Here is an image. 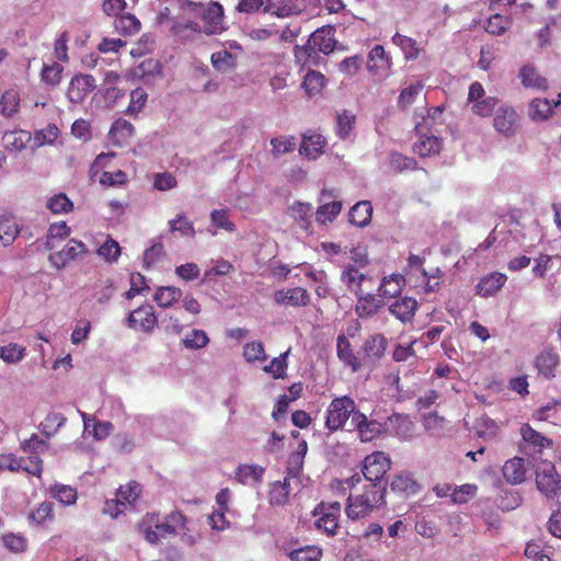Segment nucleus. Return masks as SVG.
<instances>
[{
    "instance_id": "nucleus-61",
    "label": "nucleus",
    "mask_w": 561,
    "mask_h": 561,
    "mask_svg": "<svg viewBox=\"0 0 561 561\" xmlns=\"http://www.w3.org/2000/svg\"><path fill=\"white\" fill-rule=\"evenodd\" d=\"M25 355V347L18 343H9L0 347V357L9 364L20 362Z\"/></svg>"
},
{
    "instance_id": "nucleus-38",
    "label": "nucleus",
    "mask_w": 561,
    "mask_h": 561,
    "mask_svg": "<svg viewBox=\"0 0 561 561\" xmlns=\"http://www.w3.org/2000/svg\"><path fill=\"white\" fill-rule=\"evenodd\" d=\"M185 522L186 518L181 512L173 511L165 517L164 523L159 524L157 522L154 528L160 531L162 537H165L174 535L178 528L184 527Z\"/></svg>"
},
{
    "instance_id": "nucleus-25",
    "label": "nucleus",
    "mask_w": 561,
    "mask_h": 561,
    "mask_svg": "<svg viewBox=\"0 0 561 561\" xmlns=\"http://www.w3.org/2000/svg\"><path fill=\"white\" fill-rule=\"evenodd\" d=\"M196 13L199 14L209 26L207 33L216 32L219 28L224 18L222 5L213 1L206 2L204 4V9H199Z\"/></svg>"
},
{
    "instance_id": "nucleus-26",
    "label": "nucleus",
    "mask_w": 561,
    "mask_h": 561,
    "mask_svg": "<svg viewBox=\"0 0 561 561\" xmlns=\"http://www.w3.org/2000/svg\"><path fill=\"white\" fill-rule=\"evenodd\" d=\"M405 286V277L401 274L385 276L379 286L378 294L381 298H397Z\"/></svg>"
},
{
    "instance_id": "nucleus-51",
    "label": "nucleus",
    "mask_w": 561,
    "mask_h": 561,
    "mask_svg": "<svg viewBox=\"0 0 561 561\" xmlns=\"http://www.w3.org/2000/svg\"><path fill=\"white\" fill-rule=\"evenodd\" d=\"M171 32L181 39H188L194 34L201 33V26L194 21H175L171 26Z\"/></svg>"
},
{
    "instance_id": "nucleus-40",
    "label": "nucleus",
    "mask_w": 561,
    "mask_h": 561,
    "mask_svg": "<svg viewBox=\"0 0 561 561\" xmlns=\"http://www.w3.org/2000/svg\"><path fill=\"white\" fill-rule=\"evenodd\" d=\"M141 28L140 21L130 13L121 14L115 20V30L124 36H133Z\"/></svg>"
},
{
    "instance_id": "nucleus-12",
    "label": "nucleus",
    "mask_w": 561,
    "mask_h": 561,
    "mask_svg": "<svg viewBox=\"0 0 561 561\" xmlns=\"http://www.w3.org/2000/svg\"><path fill=\"white\" fill-rule=\"evenodd\" d=\"M96 87L91 75H76L69 82L67 96L72 103H81Z\"/></svg>"
},
{
    "instance_id": "nucleus-24",
    "label": "nucleus",
    "mask_w": 561,
    "mask_h": 561,
    "mask_svg": "<svg viewBox=\"0 0 561 561\" xmlns=\"http://www.w3.org/2000/svg\"><path fill=\"white\" fill-rule=\"evenodd\" d=\"M507 277L500 272H493L480 279L477 285V295L481 297L494 296L506 283Z\"/></svg>"
},
{
    "instance_id": "nucleus-55",
    "label": "nucleus",
    "mask_w": 561,
    "mask_h": 561,
    "mask_svg": "<svg viewBox=\"0 0 561 561\" xmlns=\"http://www.w3.org/2000/svg\"><path fill=\"white\" fill-rule=\"evenodd\" d=\"M53 496L64 505H72L77 501V490L64 484H56L50 488Z\"/></svg>"
},
{
    "instance_id": "nucleus-30",
    "label": "nucleus",
    "mask_w": 561,
    "mask_h": 561,
    "mask_svg": "<svg viewBox=\"0 0 561 561\" xmlns=\"http://www.w3.org/2000/svg\"><path fill=\"white\" fill-rule=\"evenodd\" d=\"M413 428V423L405 414L393 413L387 417L385 430L390 431L397 436L407 437Z\"/></svg>"
},
{
    "instance_id": "nucleus-32",
    "label": "nucleus",
    "mask_w": 561,
    "mask_h": 561,
    "mask_svg": "<svg viewBox=\"0 0 561 561\" xmlns=\"http://www.w3.org/2000/svg\"><path fill=\"white\" fill-rule=\"evenodd\" d=\"M440 150L442 140L433 135L421 136L420 139L413 145V151L421 158L438 154Z\"/></svg>"
},
{
    "instance_id": "nucleus-45",
    "label": "nucleus",
    "mask_w": 561,
    "mask_h": 561,
    "mask_svg": "<svg viewBox=\"0 0 561 561\" xmlns=\"http://www.w3.org/2000/svg\"><path fill=\"white\" fill-rule=\"evenodd\" d=\"M264 468L259 465H240L236 472L237 480L247 484L250 481L257 482L262 479Z\"/></svg>"
},
{
    "instance_id": "nucleus-58",
    "label": "nucleus",
    "mask_w": 561,
    "mask_h": 561,
    "mask_svg": "<svg viewBox=\"0 0 561 561\" xmlns=\"http://www.w3.org/2000/svg\"><path fill=\"white\" fill-rule=\"evenodd\" d=\"M289 351L280 354L278 357H275L271 360V363L264 366V371L272 375L274 379L284 378L286 376L287 369V356Z\"/></svg>"
},
{
    "instance_id": "nucleus-5",
    "label": "nucleus",
    "mask_w": 561,
    "mask_h": 561,
    "mask_svg": "<svg viewBox=\"0 0 561 561\" xmlns=\"http://www.w3.org/2000/svg\"><path fill=\"white\" fill-rule=\"evenodd\" d=\"M390 468V457L383 451H374L365 457L362 472L369 483L386 484L383 478Z\"/></svg>"
},
{
    "instance_id": "nucleus-7",
    "label": "nucleus",
    "mask_w": 561,
    "mask_h": 561,
    "mask_svg": "<svg viewBox=\"0 0 561 561\" xmlns=\"http://www.w3.org/2000/svg\"><path fill=\"white\" fill-rule=\"evenodd\" d=\"M519 432L522 435L519 450L526 456L541 455L543 449L550 448L553 444L551 438L536 431L528 423L523 424Z\"/></svg>"
},
{
    "instance_id": "nucleus-9",
    "label": "nucleus",
    "mask_w": 561,
    "mask_h": 561,
    "mask_svg": "<svg viewBox=\"0 0 561 561\" xmlns=\"http://www.w3.org/2000/svg\"><path fill=\"white\" fill-rule=\"evenodd\" d=\"M368 264L366 255L359 256L355 260V263H347L341 274L342 283L347 289L356 295L363 291V282L366 278L365 273L360 271V267H365Z\"/></svg>"
},
{
    "instance_id": "nucleus-23",
    "label": "nucleus",
    "mask_w": 561,
    "mask_h": 561,
    "mask_svg": "<svg viewBox=\"0 0 561 561\" xmlns=\"http://www.w3.org/2000/svg\"><path fill=\"white\" fill-rule=\"evenodd\" d=\"M325 144L322 135L309 131L302 135L299 152L308 159H316L323 152Z\"/></svg>"
},
{
    "instance_id": "nucleus-41",
    "label": "nucleus",
    "mask_w": 561,
    "mask_h": 561,
    "mask_svg": "<svg viewBox=\"0 0 561 561\" xmlns=\"http://www.w3.org/2000/svg\"><path fill=\"white\" fill-rule=\"evenodd\" d=\"M311 211L312 206L309 203L295 202L289 207V216L305 230L310 226Z\"/></svg>"
},
{
    "instance_id": "nucleus-54",
    "label": "nucleus",
    "mask_w": 561,
    "mask_h": 561,
    "mask_svg": "<svg viewBox=\"0 0 561 561\" xmlns=\"http://www.w3.org/2000/svg\"><path fill=\"white\" fill-rule=\"evenodd\" d=\"M53 517H54L53 503L47 502V501H44L41 504H38V506L36 508L32 510L27 515L28 520H31L37 525H42L43 523H45L48 519H51Z\"/></svg>"
},
{
    "instance_id": "nucleus-10",
    "label": "nucleus",
    "mask_w": 561,
    "mask_h": 561,
    "mask_svg": "<svg viewBox=\"0 0 561 561\" xmlns=\"http://www.w3.org/2000/svg\"><path fill=\"white\" fill-rule=\"evenodd\" d=\"M88 252L87 245L79 240L70 239L60 250L49 255V262L57 268L66 267L71 261Z\"/></svg>"
},
{
    "instance_id": "nucleus-44",
    "label": "nucleus",
    "mask_w": 561,
    "mask_h": 561,
    "mask_svg": "<svg viewBox=\"0 0 561 561\" xmlns=\"http://www.w3.org/2000/svg\"><path fill=\"white\" fill-rule=\"evenodd\" d=\"M322 554V549L312 545L294 549L287 556L291 561H320Z\"/></svg>"
},
{
    "instance_id": "nucleus-48",
    "label": "nucleus",
    "mask_w": 561,
    "mask_h": 561,
    "mask_svg": "<svg viewBox=\"0 0 561 561\" xmlns=\"http://www.w3.org/2000/svg\"><path fill=\"white\" fill-rule=\"evenodd\" d=\"M511 25H512L511 18L504 16L500 13H495L488 19L486 25H485V31L489 34L500 36L502 34H504L510 28Z\"/></svg>"
},
{
    "instance_id": "nucleus-29",
    "label": "nucleus",
    "mask_w": 561,
    "mask_h": 561,
    "mask_svg": "<svg viewBox=\"0 0 561 561\" xmlns=\"http://www.w3.org/2000/svg\"><path fill=\"white\" fill-rule=\"evenodd\" d=\"M560 103L561 93L559 94V100L553 105L548 99H535L529 104L528 115L533 121H546L552 115L553 107L558 106Z\"/></svg>"
},
{
    "instance_id": "nucleus-33",
    "label": "nucleus",
    "mask_w": 561,
    "mask_h": 561,
    "mask_svg": "<svg viewBox=\"0 0 561 561\" xmlns=\"http://www.w3.org/2000/svg\"><path fill=\"white\" fill-rule=\"evenodd\" d=\"M31 141V134L22 129L4 133L2 144L7 150L21 151Z\"/></svg>"
},
{
    "instance_id": "nucleus-6",
    "label": "nucleus",
    "mask_w": 561,
    "mask_h": 561,
    "mask_svg": "<svg viewBox=\"0 0 561 561\" xmlns=\"http://www.w3.org/2000/svg\"><path fill=\"white\" fill-rule=\"evenodd\" d=\"M341 514V504L337 501L319 503L313 515L318 516L316 520L317 529L321 530L327 536H335L339 529V518Z\"/></svg>"
},
{
    "instance_id": "nucleus-18",
    "label": "nucleus",
    "mask_w": 561,
    "mask_h": 561,
    "mask_svg": "<svg viewBox=\"0 0 561 561\" xmlns=\"http://www.w3.org/2000/svg\"><path fill=\"white\" fill-rule=\"evenodd\" d=\"M518 78L525 89L546 91L549 87L547 78L533 65H524L519 69Z\"/></svg>"
},
{
    "instance_id": "nucleus-49",
    "label": "nucleus",
    "mask_w": 561,
    "mask_h": 561,
    "mask_svg": "<svg viewBox=\"0 0 561 561\" xmlns=\"http://www.w3.org/2000/svg\"><path fill=\"white\" fill-rule=\"evenodd\" d=\"M64 68L60 64L54 61L44 64L41 71V79L48 85L56 87L60 83Z\"/></svg>"
},
{
    "instance_id": "nucleus-37",
    "label": "nucleus",
    "mask_w": 561,
    "mask_h": 561,
    "mask_svg": "<svg viewBox=\"0 0 561 561\" xmlns=\"http://www.w3.org/2000/svg\"><path fill=\"white\" fill-rule=\"evenodd\" d=\"M182 290L175 286H160L153 296L154 301L161 308H170L174 302L179 301Z\"/></svg>"
},
{
    "instance_id": "nucleus-36",
    "label": "nucleus",
    "mask_w": 561,
    "mask_h": 561,
    "mask_svg": "<svg viewBox=\"0 0 561 561\" xmlns=\"http://www.w3.org/2000/svg\"><path fill=\"white\" fill-rule=\"evenodd\" d=\"M325 83L327 79L321 72L310 70L306 73L301 88L305 90V93L311 98L320 94L325 87Z\"/></svg>"
},
{
    "instance_id": "nucleus-2",
    "label": "nucleus",
    "mask_w": 561,
    "mask_h": 561,
    "mask_svg": "<svg viewBox=\"0 0 561 561\" xmlns=\"http://www.w3.org/2000/svg\"><path fill=\"white\" fill-rule=\"evenodd\" d=\"M335 44L334 30L330 26H322L310 35L306 45L295 47V58L298 62L305 65L318 53L325 55L332 53Z\"/></svg>"
},
{
    "instance_id": "nucleus-27",
    "label": "nucleus",
    "mask_w": 561,
    "mask_h": 561,
    "mask_svg": "<svg viewBox=\"0 0 561 561\" xmlns=\"http://www.w3.org/2000/svg\"><path fill=\"white\" fill-rule=\"evenodd\" d=\"M135 127L124 118L116 119L108 131V138L113 145L122 147L134 135Z\"/></svg>"
},
{
    "instance_id": "nucleus-62",
    "label": "nucleus",
    "mask_w": 561,
    "mask_h": 561,
    "mask_svg": "<svg viewBox=\"0 0 561 561\" xmlns=\"http://www.w3.org/2000/svg\"><path fill=\"white\" fill-rule=\"evenodd\" d=\"M243 356L249 363L264 362L266 359V354L263 343L260 341L247 343L243 346Z\"/></svg>"
},
{
    "instance_id": "nucleus-39",
    "label": "nucleus",
    "mask_w": 561,
    "mask_h": 561,
    "mask_svg": "<svg viewBox=\"0 0 561 561\" xmlns=\"http://www.w3.org/2000/svg\"><path fill=\"white\" fill-rule=\"evenodd\" d=\"M337 356L345 365L352 367L353 371L359 370L360 363L353 353L351 343L344 335L337 337Z\"/></svg>"
},
{
    "instance_id": "nucleus-34",
    "label": "nucleus",
    "mask_w": 561,
    "mask_h": 561,
    "mask_svg": "<svg viewBox=\"0 0 561 561\" xmlns=\"http://www.w3.org/2000/svg\"><path fill=\"white\" fill-rule=\"evenodd\" d=\"M20 93L14 89L5 90L0 99V113L4 117H12L20 111Z\"/></svg>"
},
{
    "instance_id": "nucleus-43",
    "label": "nucleus",
    "mask_w": 561,
    "mask_h": 561,
    "mask_svg": "<svg viewBox=\"0 0 561 561\" xmlns=\"http://www.w3.org/2000/svg\"><path fill=\"white\" fill-rule=\"evenodd\" d=\"M389 168L396 173L414 171L417 169V162L414 158L403 156L400 152H391L389 157Z\"/></svg>"
},
{
    "instance_id": "nucleus-42",
    "label": "nucleus",
    "mask_w": 561,
    "mask_h": 561,
    "mask_svg": "<svg viewBox=\"0 0 561 561\" xmlns=\"http://www.w3.org/2000/svg\"><path fill=\"white\" fill-rule=\"evenodd\" d=\"M3 546L12 553H23L28 548V540L22 534L7 533L1 537Z\"/></svg>"
},
{
    "instance_id": "nucleus-59",
    "label": "nucleus",
    "mask_w": 561,
    "mask_h": 561,
    "mask_svg": "<svg viewBox=\"0 0 561 561\" xmlns=\"http://www.w3.org/2000/svg\"><path fill=\"white\" fill-rule=\"evenodd\" d=\"M425 257L410 254L408 257L407 266L404 267V274L407 277L412 279L413 277L426 276V270L424 268Z\"/></svg>"
},
{
    "instance_id": "nucleus-21",
    "label": "nucleus",
    "mask_w": 561,
    "mask_h": 561,
    "mask_svg": "<svg viewBox=\"0 0 561 561\" xmlns=\"http://www.w3.org/2000/svg\"><path fill=\"white\" fill-rule=\"evenodd\" d=\"M383 307V300L374 294L363 295V291L357 295V302L355 306L356 314L362 319H368L378 313Z\"/></svg>"
},
{
    "instance_id": "nucleus-20",
    "label": "nucleus",
    "mask_w": 561,
    "mask_h": 561,
    "mask_svg": "<svg viewBox=\"0 0 561 561\" xmlns=\"http://www.w3.org/2000/svg\"><path fill=\"white\" fill-rule=\"evenodd\" d=\"M388 346V340L381 333L369 335L363 346L364 357L368 360L376 362L383 357Z\"/></svg>"
},
{
    "instance_id": "nucleus-1",
    "label": "nucleus",
    "mask_w": 561,
    "mask_h": 561,
    "mask_svg": "<svg viewBox=\"0 0 561 561\" xmlns=\"http://www.w3.org/2000/svg\"><path fill=\"white\" fill-rule=\"evenodd\" d=\"M386 484L368 483L363 492L356 495L351 494L347 500L345 513L348 518L356 520L369 515L374 508L385 503Z\"/></svg>"
},
{
    "instance_id": "nucleus-17",
    "label": "nucleus",
    "mask_w": 561,
    "mask_h": 561,
    "mask_svg": "<svg viewBox=\"0 0 561 561\" xmlns=\"http://www.w3.org/2000/svg\"><path fill=\"white\" fill-rule=\"evenodd\" d=\"M560 357L553 350H543L535 359V367L538 375L545 379H552L556 377V371L559 366Z\"/></svg>"
},
{
    "instance_id": "nucleus-47",
    "label": "nucleus",
    "mask_w": 561,
    "mask_h": 561,
    "mask_svg": "<svg viewBox=\"0 0 561 561\" xmlns=\"http://www.w3.org/2000/svg\"><path fill=\"white\" fill-rule=\"evenodd\" d=\"M392 42L402 49L407 59H416L419 57L421 49L415 39L397 33L393 35Z\"/></svg>"
},
{
    "instance_id": "nucleus-53",
    "label": "nucleus",
    "mask_w": 561,
    "mask_h": 561,
    "mask_svg": "<svg viewBox=\"0 0 561 561\" xmlns=\"http://www.w3.org/2000/svg\"><path fill=\"white\" fill-rule=\"evenodd\" d=\"M148 100V93L142 88H136L130 92V101L126 113L128 115H138L145 107Z\"/></svg>"
},
{
    "instance_id": "nucleus-56",
    "label": "nucleus",
    "mask_w": 561,
    "mask_h": 561,
    "mask_svg": "<svg viewBox=\"0 0 561 561\" xmlns=\"http://www.w3.org/2000/svg\"><path fill=\"white\" fill-rule=\"evenodd\" d=\"M342 210L341 202H331L321 205L316 213L317 221L325 224L327 221H333L335 217Z\"/></svg>"
},
{
    "instance_id": "nucleus-11",
    "label": "nucleus",
    "mask_w": 561,
    "mask_h": 561,
    "mask_svg": "<svg viewBox=\"0 0 561 561\" xmlns=\"http://www.w3.org/2000/svg\"><path fill=\"white\" fill-rule=\"evenodd\" d=\"M367 70L378 78H386L391 72L392 61L382 45H375L368 54Z\"/></svg>"
},
{
    "instance_id": "nucleus-16",
    "label": "nucleus",
    "mask_w": 561,
    "mask_h": 561,
    "mask_svg": "<svg viewBox=\"0 0 561 561\" xmlns=\"http://www.w3.org/2000/svg\"><path fill=\"white\" fill-rule=\"evenodd\" d=\"M419 309V302L413 297H399L389 305L388 310L391 316L398 319L401 323H411Z\"/></svg>"
},
{
    "instance_id": "nucleus-35",
    "label": "nucleus",
    "mask_w": 561,
    "mask_h": 561,
    "mask_svg": "<svg viewBox=\"0 0 561 561\" xmlns=\"http://www.w3.org/2000/svg\"><path fill=\"white\" fill-rule=\"evenodd\" d=\"M290 477L294 476L287 473L283 481H276L271 485L268 493L271 504L283 505L288 501L290 494Z\"/></svg>"
},
{
    "instance_id": "nucleus-46",
    "label": "nucleus",
    "mask_w": 561,
    "mask_h": 561,
    "mask_svg": "<svg viewBox=\"0 0 561 561\" xmlns=\"http://www.w3.org/2000/svg\"><path fill=\"white\" fill-rule=\"evenodd\" d=\"M20 230L13 218H0V241L4 247L14 242Z\"/></svg>"
},
{
    "instance_id": "nucleus-3",
    "label": "nucleus",
    "mask_w": 561,
    "mask_h": 561,
    "mask_svg": "<svg viewBox=\"0 0 561 561\" xmlns=\"http://www.w3.org/2000/svg\"><path fill=\"white\" fill-rule=\"evenodd\" d=\"M536 485L548 501H556L561 504V479L552 462L542 461L538 465Z\"/></svg>"
},
{
    "instance_id": "nucleus-4",
    "label": "nucleus",
    "mask_w": 561,
    "mask_h": 561,
    "mask_svg": "<svg viewBox=\"0 0 561 561\" xmlns=\"http://www.w3.org/2000/svg\"><path fill=\"white\" fill-rule=\"evenodd\" d=\"M354 400L347 396L335 398L329 404L325 412V426L330 432L344 427L345 423L357 413Z\"/></svg>"
},
{
    "instance_id": "nucleus-28",
    "label": "nucleus",
    "mask_w": 561,
    "mask_h": 561,
    "mask_svg": "<svg viewBox=\"0 0 561 561\" xmlns=\"http://www.w3.org/2000/svg\"><path fill=\"white\" fill-rule=\"evenodd\" d=\"M502 470L505 480L511 484H519L525 481L526 468L525 460L522 457L507 460Z\"/></svg>"
},
{
    "instance_id": "nucleus-22",
    "label": "nucleus",
    "mask_w": 561,
    "mask_h": 561,
    "mask_svg": "<svg viewBox=\"0 0 561 561\" xmlns=\"http://www.w3.org/2000/svg\"><path fill=\"white\" fill-rule=\"evenodd\" d=\"M390 489L392 492L403 496L414 495L420 492V483L407 472L394 474L391 482Z\"/></svg>"
},
{
    "instance_id": "nucleus-19",
    "label": "nucleus",
    "mask_w": 561,
    "mask_h": 561,
    "mask_svg": "<svg viewBox=\"0 0 561 561\" xmlns=\"http://www.w3.org/2000/svg\"><path fill=\"white\" fill-rule=\"evenodd\" d=\"M8 469L11 471H25L39 478L43 472V460L38 455H28L27 457L9 458Z\"/></svg>"
},
{
    "instance_id": "nucleus-8",
    "label": "nucleus",
    "mask_w": 561,
    "mask_h": 561,
    "mask_svg": "<svg viewBox=\"0 0 561 561\" xmlns=\"http://www.w3.org/2000/svg\"><path fill=\"white\" fill-rule=\"evenodd\" d=\"M127 324L135 331L151 333L158 324L153 307L151 305H142L133 310L127 318Z\"/></svg>"
},
{
    "instance_id": "nucleus-64",
    "label": "nucleus",
    "mask_w": 561,
    "mask_h": 561,
    "mask_svg": "<svg viewBox=\"0 0 561 561\" xmlns=\"http://www.w3.org/2000/svg\"><path fill=\"white\" fill-rule=\"evenodd\" d=\"M295 137H276L271 139L272 154L279 157L284 153L291 152L295 149L296 141Z\"/></svg>"
},
{
    "instance_id": "nucleus-31",
    "label": "nucleus",
    "mask_w": 561,
    "mask_h": 561,
    "mask_svg": "<svg viewBox=\"0 0 561 561\" xmlns=\"http://www.w3.org/2000/svg\"><path fill=\"white\" fill-rule=\"evenodd\" d=\"M373 216V205L369 201L356 203L350 210V222L357 227H366Z\"/></svg>"
},
{
    "instance_id": "nucleus-63",
    "label": "nucleus",
    "mask_w": 561,
    "mask_h": 561,
    "mask_svg": "<svg viewBox=\"0 0 561 561\" xmlns=\"http://www.w3.org/2000/svg\"><path fill=\"white\" fill-rule=\"evenodd\" d=\"M210 60L214 68L219 71H227L236 65L233 55L226 49L214 53Z\"/></svg>"
},
{
    "instance_id": "nucleus-52",
    "label": "nucleus",
    "mask_w": 561,
    "mask_h": 561,
    "mask_svg": "<svg viewBox=\"0 0 561 561\" xmlns=\"http://www.w3.org/2000/svg\"><path fill=\"white\" fill-rule=\"evenodd\" d=\"M46 206L53 214H67L73 208L72 202L64 193L56 194L48 198Z\"/></svg>"
},
{
    "instance_id": "nucleus-13",
    "label": "nucleus",
    "mask_w": 561,
    "mask_h": 561,
    "mask_svg": "<svg viewBox=\"0 0 561 561\" xmlns=\"http://www.w3.org/2000/svg\"><path fill=\"white\" fill-rule=\"evenodd\" d=\"M495 130L505 137H512L518 128V114L512 106H501L493 118Z\"/></svg>"
},
{
    "instance_id": "nucleus-15",
    "label": "nucleus",
    "mask_w": 561,
    "mask_h": 561,
    "mask_svg": "<svg viewBox=\"0 0 561 561\" xmlns=\"http://www.w3.org/2000/svg\"><path fill=\"white\" fill-rule=\"evenodd\" d=\"M352 424L357 430L360 440L365 443L371 442L385 431V424L375 420H368L362 412L354 414Z\"/></svg>"
},
{
    "instance_id": "nucleus-60",
    "label": "nucleus",
    "mask_w": 561,
    "mask_h": 561,
    "mask_svg": "<svg viewBox=\"0 0 561 561\" xmlns=\"http://www.w3.org/2000/svg\"><path fill=\"white\" fill-rule=\"evenodd\" d=\"M308 445L306 440L298 444L297 451L289 456L288 474L297 476L302 468L304 457L307 454Z\"/></svg>"
},
{
    "instance_id": "nucleus-57",
    "label": "nucleus",
    "mask_w": 561,
    "mask_h": 561,
    "mask_svg": "<svg viewBox=\"0 0 561 561\" xmlns=\"http://www.w3.org/2000/svg\"><path fill=\"white\" fill-rule=\"evenodd\" d=\"M66 421L67 419L61 413H49L41 423L42 433L49 437L57 433Z\"/></svg>"
},
{
    "instance_id": "nucleus-14",
    "label": "nucleus",
    "mask_w": 561,
    "mask_h": 561,
    "mask_svg": "<svg viewBox=\"0 0 561 561\" xmlns=\"http://www.w3.org/2000/svg\"><path fill=\"white\" fill-rule=\"evenodd\" d=\"M273 299L274 302L279 306L306 307L310 304V295L308 290L302 287L276 290L273 294Z\"/></svg>"
},
{
    "instance_id": "nucleus-50",
    "label": "nucleus",
    "mask_w": 561,
    "mask_h": 561,
    "mask_svg": "<svg viewBox=\"0 0 561 561\" xmlns=\"http://www.w3.org/2000/svg\"><path fill=\"white\" fill-rule=\"evenodd\" d=\"M157 522H159V516L157 514H147L139 524L140 531L144 534L145 539L150 543H158L160 537H162L159 530L151 528V525H156Z\"/></svg>"
}]
</instances>
